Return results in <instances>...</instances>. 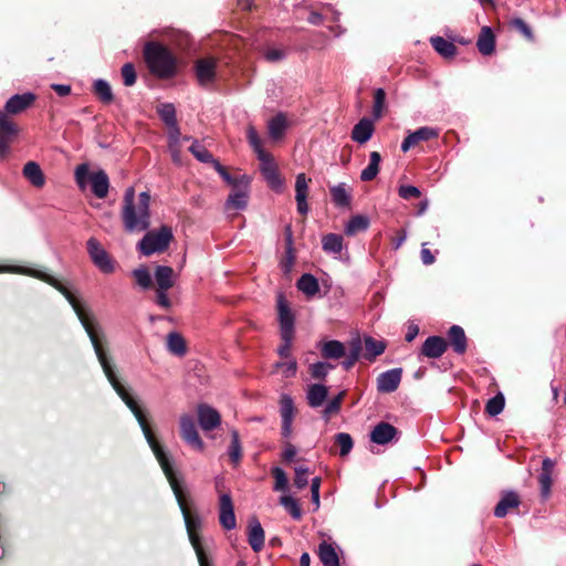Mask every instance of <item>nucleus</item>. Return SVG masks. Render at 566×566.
Listing matches in <instances>:
<instances>
[{
	"label": "nucleus",
	"mask_w": 566,
	"mask_h": 566,
	"mask_svg": "<svg viewBox=\"0 0 566 566\" xmlns=\"http://www.w3.org/2000/svg\"><path fill=\"white\" fill-rule=\"evenodd\" d=\"M281 338H282V344L277 348V354L281 357L289 358L291 356V347H292V342H293L294 335L282 334Z\"/></svg>",
	"instance_id": "nucleus-59"
},
{
	"label": "nucleus",
	"mask_w": 566,
	"mask_h": 566,
	"mask_svg": "<svg viewBox=\"0 0 566 566\" xmlns=\"http://www.w3.org/2000/svg\"><path fill=\"white\" fill-rule=\"evenodd\" d=\"M328 397V388L322 384H312L306 389V400L311 408L316 409L324 405Z\"/></svg>",
	"instance_id": "nucleus-24"
},
{
	"label": "nucleus",
	"mask_w": 566,
	"mask_h": 566,
	"mask_svg": "<svg viewBox=\"0 0 566 566\" xmlns=\"http://www.w3.org/2000/svg\"><path fill=\"white\" fill-rule=\"evenodd\" d=\"M295 405L293 398L289 394H281L280 396V416H281V434L284 438H290L293 430V421L295 417Z\"/></svg>",
	"instance_id": "nucleus-8"
},
{
	"label": "nucleus",
	"mask_w": 566,
	"mask_h": 566,
	"mask_svg": "<svg viewBox=\"0 0 566 566\" xmlns=\"http://www.w3.org/2000/svg\"><path fill=\"white\" fill-rule=\"evenodd\" d=\"M280 504L290 513L294 520H300L302 516V510L297 501L291 495H282L280 497Z\"/></svg>",
	"instance_id": "nucleus-49"
},
{
	"label": "nucleus",
	"mask_w": 566,
	"mask_h": 566,
	"mask_svg": "<svg viewBox=\"0 0 566 566\" xmlns=\"http://www.w3.org/2000/svg\"><path fill=\"white\" fill-rule=\"evenodd\" d=\"M172 240V231L168 226H161L158 230L146 232L143 239L138 242L137 249L146 256L154 253L164 252Z\"/></svg>",
	"instance_id": "nucleus-5"
},
{
	"label": "nucleus",
	"mask_w": 566,
	"mask_h": 566,
	"mask_svg": "<svg viewBox=\"0 0 566 566\" xmlns=\"http://www.w3.org/2000/svg\"><path fill=\"white\" fill-rule=\"evenodd\" d=\"M365 357L368 360H374L377 356L385 352V344L381 340H377L370 336L365 337Z\"/></svg>",
	"instance_id": "nucleus-43"
},
{
	"label": "nucleus",
	"mask_w": 566,
	"mask_h": 566,
	"mask_svg": "<svg viewBox=\"0 0 566 566\" xmlns=\"http://www.w3.org/2000/svg\"><path fill=\"white\" fill-rule=\"evenodd\" d=\"M385 103H386V92L384 88L379 87L374 93L373 116L375 119H379L382 116Z\"/></svg>",
	"instance_id": "nucleus-52"
},
{
	"label": "nucleus",
	"mask_w": 566,
	"mask_h": 566,
	"mask_svg": "<svg viewBox=\"0 0 566 566\" xmlns=\"http://www.w3.org/2000/svg\"><path fill=\"white\" fill-rule=\"evenodd\" d=\"M133 276L136 280V283L144 290H147L151 286L153 279L149 271L145 266H140L133 271Z\"/></svg>",
	"instance_id": "nucleus-53"
},
{
	"label": "nucleus",
	"mask_w": 566,
	"mask_h": 566,
	"mask_svg": "<svg viewBox=\"0 0 566 566\" xmlns=\"http://www.w3.org/2000/svg\"><path fill=\"white\" fill-rule=\"evenodd\" d=\"M231 442L228 448V454L230 457L231 462L237 465L239 464L241 458H242V447L240 442L239 432L237 429H231Z\"/></svg>",
	"instance_id": "nucleus-39"
},
{
	"label": "nucleus",
	"mask_w": 566,
	"mask_h": 566,
	"mask_svg": "<svg viewBox=\"0 0 566 566\" xmlns=\"http://www.w3.org/2000/svg\"><path fill=\"white\" fill-rule=\"evenodd\" d=\"M144 59L151 74L159 78L172 77L177 72L174 54L157 42H147L144 46Z\"/></svg>",
	"instance_id": "nucleus-3"
},
{
	"label": "nucleus",
	"mask_w": 566,
	"mask_h": 566,
	"mask_svg": "<svg viewBox=\"0 0 566 566\" xmlns=\"http://www.w3.org/2000/svg\"><path fill=\"white\" fill-rule=\"evenodd\" d=\"M264 57L270 62H279L285 57V52L281 49H269L265 51Z\"/></svg>",
	"instance_id": "nucleus-64"
},
{
	"label": "nucleus",
	"mask_w": 566,
	"mask_h": 566,
	"mask_svg": "<svg viewBox=\"0 0 566 566\" xmlns=\"http://www.w3.org/2000/svg\"><path fill=\"white\" fill-rule=\"evenodd\" d=\"M321 353L326 359H339L346 355V348L339 340H327L322 344Z\"/></svg>",
	"instance_id": "nucleus-30"
},
{
	"label": "nucleus",
	"mask_w": 566,
	"mask_h": 566,
	"mask_svg": "<svg viewBox=\"0 0 566 566\" xmlns=\"http://www.w3.org/2000/svg\"><path fill=\"white\" fill-rule=\"evenodd\" d=\"M448 343L441 336H429L422 344L421 355L428 358H440L447 350Z\"/></svg>",
	"instance_id": "nucleus-20"
},
{
	"label": "nucleus",
	"mask_w": 566,
	"mask_h": 566,
	"mask_svg": "<svg viewBox=\"0 0 566 566\" xmlns=\"http://www.w3.org/2000/svg\"><path fill=\"white\" fill-rule=\"evenodd\" d=\"M399 196L405 199L409 200L411 198H418L421 196V191L418 187L411 186V185H402L398 189Z\"/></svg>",
	"instance_id": "nucleus-58"
},
{
	"label": "nucleus",
	"mask_w": 566,
	"mask_h": 566,
	"mask_svg": "<svg viewBox=\"0 0 566 566\" xmlns=\"http://www.w3.org/2000/svg\"><path fill=\"white\" fill-rule=\"evenodd\" d=\"M180 436L182 440L197 451H202L205 443L200 438L196 428L195 419L190 415H182L180 417Z\"/></svg>",
	"instance_id": "nucleus-7"
},
{
	"label": "nucleus",
	"mask_w": 566,
	"mask_h": 566,
	"mask_svg": "<svg viewBox=\"0 0 566 566\" xmlns=\"http://www.w3.org/2000/svg\"><path fill=\"white\" fill-rule=\"evenodd\" d=\"M520 503V497L516 492L505 491L494 509V515L496 517H504L510 509L518 507Z\"/></svg>",
	"instance_id": "nucleus-25"
},
{
	"label": "nucleus",
	"mask_w": 566,
	"mask_h": 566,
	"mask_svg": "<svg viewBox=\"0 0 566 566\" xmlns=\"http://www.w3.org/2000/svg\"><path fill=\"white\" fill-rule=\"evenodd\" d=\"M504 406H505V398H504L503 394L499 392L497 395H495L494 397H492L491 399L488 400L486 406H485V411L491 417H495L503 411Z\"/></svg>",
	"instance_id": "nucleus-48"
},
{
	"label": "nucleus",
	"mask_w": 566,
	"mask_h": 566,
	"mask_svg": "<svg viewBox=\"0 0 566 566\" xmlns=\"http://www.w3.org/2000/svg\"><path fill=\"white\" fill-rule=\"evenodd\" d=\"M189 151L196 157L197 160L205 164H211L214 166V163L218 161L212 154L202 146L198 140H193L191 146L189 147Z\"/></svg>",
	"instance_id": "nucleus-41"
},
{
	"label": "nucleus",
	"mask_w": 566,
	"mask_h": 566,
	"mask_svg": "<svg viewBox=\"0 0 566 566\" xmlns=\"http://www.w3.org/2000/svg\"><path fill=\"white\" fill-rule=\"evenodd\" d=\"M94 93L106 104H109L114 96L109 83L103 78H98L93 84Z\"/></svg>",
	"instance_id": "nucleus-44"
},
{
	"label": "nucleus",
	"mask_w": 566,
	"mask_h": 566,
	"mask_svg": "<svg viewBox=\"0 0 566 566\" xmlns=\"http://www.w3.org/2000/svg\"><path fill=\"white\" fill-rule=\"evenodd\" d=\"M258 159L261 163L260 170L270 188L276 192H282L284 188V182L277 171V168L273 161L272 156L270 154H266Z\"/></svg>",
	"instance_id": "nucleus-9"
},
{
	"label": "nucleus",
	"mask_w": 566,
	"mask_h": 566,
	"mask_svg": "<svg viewBox=\"0 0 566 566\" xmlns=\"http://www.w3.org/2000/svg\"><path fill=\"white\" fill-rule=\"evenodd\" d=\"M248 542L251 548L259 553L264 546V531L258 518L253 517L248 526Z\"/></svg>",
	"instance_id": "nucleus-23"
},
{
	"label": "nucleus",
	"mask_w": 566,
	"mask_h": 566,
	"mask_svg": "<svg viewBox=\"0 0 566 566\" xmlns=\"http://www.w3.org/2000/svg\"><path fill=\"white\" fill-rule=\"evenodd\" d=\"M476 46L482 55H491L495 50V35L490 27H483L479 34Z\"/></svg>",
	"instance_id": "nucleus-27"
},
{
	"label": "nucleus",
	"mask_w": 566,
	"mask_h": 566,
	"mask_svg": "<svg viewBox=\"0 0 566 566\" xmlns=\"http://www.w3.org/2000/svg\"><path fill=\"white\" fill-rule=\"evenodd\" d=\"M87 252L93 263L103 272L112 273L115 269L114 262L106 250L95 238H90L86 242Z\"/></svg>",
	"instance_id": "nucleus-6"
},
{
	"label": "nucleus",
	"mask_w": 566,
	"mask_h": 566,
	"mask_svg": "<svg viewBox=\"0 0 566 566\" xmlns=\"http://www.w3.org/2000/svg\"><path fill=\"white\" fill-rule=\"evenodd\" d=\"M318 557L323 566H339V558L335 548L326 542L319 544Z\"/></svg>",
	"instance_id": "nucleus-32"
},
{
	"label": "nucleus",
	"mask_w": 566,
	"mask_h": 566,
	"mask_svg": "<svg viewBox=\"0 0 566 566\" xmlns=\"http://www.w3.org/2000/svg\"><path fill=\"white\" fill-rule=\"evenodd\" d=\"M399 431L392 424L381 421L377 423L370 431V440L379 446L387 444L394 440H398Z\"/></svg>",
	"instance_id": "nucleus-15"
},
{
	"label": "nucleus",
	"mask_w": 566,
	"mask_h": 566,
	"mask_svg": "<svg viewBox=\"0 0 566 566\" xmlns=\"http://www.w3.org/2000/svg\"><path fill=\"white\" fill-rule=\"evenodd\" d=\"M74 177L80 189L84 190L87 182H90L92 192L95 197L104 199L107 196L109 179L103 169L90 172L88 165L81 164L75 168Z\"/></svg>",
	"instance_id": "nucleus-4"
},
{
	"label": "nucleus",
	"mask_w": 566,
	"mask_h": 566,
	"mask_svg": "<svg viewBox=\"0 0 566 566\" xmlns=\"http://www.w3.org/2000/svg\"><path fill=\"white\" fill-rule=\"evenodd\" d=\"M167 291L168 290L157 289L156 292V303L158 306L163 308H169L171 306V301L167 295Z\"/></svg>",
	"instance_id": "nucleus-63"
},
{
	"label": "nucleus",
	"mask_w": 566,
	"mask_h": 566,
	"mask_svg": "<svg viewBox=\"0 0 566 566\" xmlns=\"http://www.w3.org/2000/svg\"><path fill=\"white\" fill-rule=\"evenodd\" d=\"M381 156L378 151H371L369 155V164L361 170L360 179L363 181H370L375 179L379 172V164Z\"/></svg>",
	"instance_id": "nucleus-35"
},
{
	"label": "nucleus",
	"mask_w": 566,
	"mask_h": 566,
	"mask_svg": "<svg viewBox=\"0 0 566 566\" xmlns=\"http://www.w3.org/2000/svg\"><path fill=\"white\" fill-rule=\"evenodd\" d=\"M199 426L203 431H211L221 424V416L217 409L200 403L197 408Z\"/></svg>",
	"instance_id": "nucleus-13"
},
{
	"label": "nucleus",
	"mask_w": 566,
	"mask_h": 566,
	"mask_svg": "<svg viewBox=\"0 0 566 566\" xmlns=\"http://www.w3.org/2000/svg\"><path fill=\"white\" fill-rule=\"evenodd\" d=\"M219 522L227 531H231L237 526L234 506L229 493H222L219 496Z\"/></svg>",
	"instance_id": "nucleus-11"
},
{
	"label": "nucleus",
	"mask_w": 566,
	"mask_h": 566,
	"mask_svg": "<svg viewBox=\"0 0 566 566\" xmlns=\"http://www.w3.org/2000/svg\"><path fill=\"white\" fill-rule=\"evenodd\" d=\"M308 483V468L306 467H296L295 468V476H294V485L297 489H304Z\"/></svg>",
	"instance_id": "nucleus-57"
},
{
	"label": "nucleus",
	"mask_w": 566,
	"mask_h": 566,
	"mask_svg": "<svg viewBox=\"0 0 566 566\" xmlns=\"http://www.w3.org/2000/svg\"><path fill=\"white\" fill-rule=\"evenodd\" d=\"M344 397L345 391H340L336 396H334L329 401H327L322 411V418L324 419L325 422H328L333 415L339 412Z\"/></svg>",
	"instance_id": "nucleus-40"
},
{
	"label": "nucleus",
	"mask_w": 566,
	"mask_h": 566,
	"mask_svg": "<svg viewBox=\"0 0 566 566\" xmlns=\"http://www.w3.org/2000/svg\"><path fill=\"white\" fill-rule=\"evenodd\" d=\"M430 42L433 49L443 57H452L457 52L455 45L442 36H432Z\"/></svg>",
	"instance_id": "nucleus-37"
},
{
	"label": "nucleus",
	"mask_w": 566,
	"mask_h": 566,
	"mask_svg": "<svg viewBox=\"0 0 566 566\" xmlns=\"http://www.w3.org/2000/svg\"><path fill=\"white\" fill-rule=\"evenodd\" d=\"M448 337L453 350L462 355L468 347L467 336L464 329L459 325H452L448 332Z\"/></svg>",
	"instance_id": "nucleus-28"
},
{
	"label": "nucleus",
	"mask_w": 566,
	"mask_h": 566,
	"mask_svg": "<svg viewBox=\"0 0 566 566\" xmlns=\"http://www.w3.org/2000/svg\"><path fill=\"white\" fill-rule=\"evenodd\" d=\"M331 195L335 206L339 208L349 207L352 197L350 193L347 191L346 185L344 182L333 186L331 188Z\"/></svg>",
	"instance_id": "nucleus-34"
},
{
	"label": "nucleus",
	"mask_w": 566,
	"mask_h": 566,
	"mask_svg": "<svg viewBox=\"0 0 566 566\" xmlns=\"http://www.w3.org/2000/svg\"><path fill=\"white\" fill-rule=\"evenodd\" d=\"M157 112H158L161 120L169 128H176V124H177L176 108L171 103L160 104L157 108Z\"/></svg>",
	"instance_id": "nucleus-42"
},
{
	"label": "nucleus",
	"mask_w": 566,
	"mask_h": 566,
	"mask_svg": "<svg viewBox=\"0 0 566 566\" xmlns=\"http://www.w3.org/2000/svg\"><path fill=\"white\" fill-rule=\"evenodd\" d=\"M512 25L527 39H533V32H532L531 28L527 25V23L523 19H521V18L513 19Z\"/></svg>",
	"instance_id": "nucleus-61"
},
{
	"label": "nucleus",
	"mask_w": 566,
	"mask_h": 566,
	"mask_svg": "<svg viewBox=\"0 0 566 566\" xmlns=\"http://www.w3.org/2000/svg\"><path fill=\"white\" fill-rule=\"evenodd\" d=\"M402 369L392 368L381 373L377 377V390L379 392L390 394L394 392L401 381Z\"/></svg>",
	"instance_id": "nucleus-17"
},
{
	"label": "nucleus",
	"mask_w": 566,
	"mask_h": 566,
	"mask_svg": "<svg viewBox=\"0 0 566 566\" xmlns=\"http://www.w3.org/2000/svg\"><path fill=\"white\" fill-rule=\"evenodd\" d=\"M213 168L229 186L238 187L240 182L244 185V187H248L250 184V178L247 175L241 176L240 180H237L227 171V169L219 161L214 163Z\"/></svg>",
	"instance_id": "nucleus-45"
},
{
	"label": "nucleus",
	"mask_w": 566,
	"mask_h": 566,
	"mask_svg": "<svg viewBox=\"0 0 566 566\" xmlns=\"http://www.w3.org/2000/svg\"><path fill=\"white\" fill-rule=\"evenodd\" d=\"M34 101L35 95L31 92L15 94L7 101L4 109L0 111V113H6L7 116L20 114L29 108L34 103Z\"/></svg>",
	"instance_id": "nucleus-14"
},
{
	"label": "nucleus",
	"mask_w": 566,
	"mask_h": 566,
	"mask_svg": "<svg viewBox=\"0 0 566 566\" xmlns=\"http://www.w3.org/2000/svg\"><path fill=\"white\" fill-rule=\"evenodd\" d=\"M285 261L282 263V269L287 273L294 263L293 233L290 224L285 227Z\"/></svg>",
	"instance_id": "nucleus-38"
},
{
	"label": "nucleus",
	"mask_w": 566,
	"mask_h": 566,
	"mask_svg": "<svg viewBox=\"0 0 566 566\" xmlns=\"http://www.w3.org/2000/svg\"><path fill=\"white\" fill-rule=\"evenodd\" d=\"M195 73L200 86H208L216 80V61L199 59L195 63Z\"/></svg>",
	"instance_id": "nucleus-16"
},
{
	"label": "nucleus",
	"mask_w": 566,
	"mask_h": 566,
	"mask_svg": "<svg viewBox=\"0 0 566 566\" xmlns=\"http://www.w3.org/2000/svg\"><path fill=\"white\" fill-rule=\"evenodd\" d=\"M322 249L325 253L331 254L334 259L348 261L349 253L344 244V238L337 233H327L322 238Z\"/></svg>",
	"instance_id": "nucleus-10"
},
{
	"label": "nucleus",
	"mask_w": 566,
	"mask_h": 566,
	"mask_svg": "<svg viewBox=\"0 0 566 566\" xmlns=\"http://www.w3.org/2000/svg\"><path fill=\"white\" fill-rule=\"evenodd\" d=\"M277 310L281 335H294L295 317L282 294L277 296Z\"/></svg>",
	"instance_id": "nucleus-18"
},
{
	"label": "nucleus",
	"mask_w": 566,
	"mask_h": 566,
	"mask_svg": "<svg viewBox=\"0 0 566 566\" xmlns=\"http://www.w3.org/2000/svg\"><path fill=\"white\" fill-rule=\"evenodd\" d=\"M439 136V129L434 127L423 126L410 133L401 143V150L407 153L419 142L429 140Z\"/></svg>",
	"instance_id": "nucleus-19"
},
{
	"label": "nucleus",
	"mask_w": 566,
	"mask_h": 566,
	"mask_svg": "<svg viewBox=\"0 0 566 566\" xmlns=\"http://www.w3.org/2000/svg\"><path fill=\"white\" fill-rule=\"evenodd\" d=\"M167 349L176 356H184L187 352L184 337L177 332H170L167 335Z\"/></svg>",
	"instance_id": "nucleus-36"
},
{
	"label": "nucleus",
	"mask_w": 566,
	"mask_h": 566,
	"mask_svg": "<svg viewBox=\"0 0 566 566\" xmlns=\"http://www.w3.org/2000/svg\"><path fill=\"white\" fill-rule=\"evenodd\" d=\"M18 134L17 125L7 116L6 113H0V157H4L9 149L10 144Z\"/></svg>",
	"instance_id": "nucleus-12"
},
{
	"label": "nucleus",
	"mask_w": 566,
	"mask_h": 566,
	"mask_svg": "<svg viewBox=\"0 0 566 566\" xmlns=\"http://www.w3.org/2000/svg\"><path fill=\"white\" fill-rule=\"evenodd\" d=\"M226 206L235 210H244L248 206V192L240 190L231 193L227 199Z\"/></svg>",
	"instance_id": "nucleus-47"
},
{
	"label": "nucleus",
	"mask_w": 566,
	"mask_h": 566,
	"mask_svg": "<svg viewBox=\"0 0 566 566\" xmlns=\"http://www.w3.org/2000/svg\"><path fill=\"white\" fill-rule=\"evenodd\" d=\"M123 227L128 233L145 232L150 228V193L143 191L136 198L134 187H128L123 197L120 211Z\"/></svg>",
	"instance_id": "nucleus-2"
},
{
	"label": "nucleus",
	"mask_w": 566,
	"mask_h": 566,
	"mask_svg": "<svg viewBox=\"0 0 566 566\" xmlns=\"http://www.w3.org/2000/svg\"><path fill=\"white\" fill-rule=\"evenodd\" d=\"M155 281L157 289L169 290L174 286V270L167 265H158L155 270Z\"/></svg>",
	"instance_id": "nucleus-29"
},
{
	"label": "nucleus",
	"mask_w": 566,
	"mask_h": 566,
	"mask_svg": "<svg viewBox=\"0 0 566 566\" xmlns=\"http://www.w3.org/2000/svg\"><path fill=\"white\" fill-rule=\"evenodd\" d=\"M272 474L275 479L274 491H286L289 480L283 469L275 467L272 469Z\"/></svg>",
	"instance_id": "nucleus-55"
},
{
	"label": "nucleus",
	"mask_w": 566,
	"mask_h": 566,
	"mask_svg": "<svg viewBox=\"0 0 566 566\" xmlns=\"http://www.w3.org/2000/svg\"><path fill=\"white\" fill-rule=\"evenodd\" d=\"M319 486H321V479L314 478L311 481V495H312V502L315 505V510L319 507Z\"/></svg>",
	"instance_id": "nucleus-62"
},
{
	"label": "nucleus",
	"mask_w": 566,
	"mask_h": 566,
	"mask_svg": "<svg viewBox=\"0 0 566 566\" xmlns=\"http://www.w3.org/2000/svg\"><path fill=\"white\" fill-rule=\"evenodd\" d=\"M375 127L370 118H361L352 130V139L360 145L367 143L374 134Z\"/></svg>",
	"instance_id": "nucleus-22"
},
{
	"label": "nucleus",
	"mask_w": 566,
	"mask_h": 566,
	"mask_svg": "<svg viewBox=\"0 0 566 566\" xmlns=\"http://www.w3.org/2000/svg\"><path fill=\"white\" fill-rule=\"evenodd\" d=\"M334 365L326 361H316L310 366V374L314 379L324 380Z\"/></svg>",
	"instance_id": "nucleus-50"
},
{
	"label": "nucleus",
	"mask_w": 566,
	"mask_h": 566,
	"mask_svg": "<svg viewBox=\"0 0 566 566\" xmlns=\"http://www.w3.org/2000/svg\"><path fill=\"white\" fill-rule=\"evenodd\" d=\"M247 138L250 144V146L253 148V150L256 154V157H263L268 153L262 147V142L253 126H249L247 130Z\"/></svg>",
	"instance_id": "nucleus-51"
},
{
	"label": "nucleus",
	"mask_w": 566,
	"mask_h": 566,
	"mask_svg": "<svg viewBox=\"0 0 566 566\" xmlns=\"http://www.w3.org/2000/svg\"><path fill=\"white\" fill-rule=\"evenodd\" d=\"M23 177L34 187L41 188L45 184L44 174L35 161H28L22 169Z\"/></svg>",
	"instance_id": "nucleus-26"
},
{
	"label": "nucleus",
	"mask_w": 566,
	"mask_h": 566,
	"mask_svg": "<svg viewBox=\"0 0 566 566\" xmlns=\"http://www.w3.org/2000/svg\"><path fill=\"white\" fill-rule=\"evenodd\" d=\"M297 289L304 293L306 296H314L319 291V284L317 279L310 274H303L296 283Z\"/></svg>",
	"instance_id": "nucleus-33"
},
{
	"label": "nucleus",
	"mask_w": 566,
	"mask_h": 566,
	"mask_svg": "<svg viewBox=\"0 0 566 566\" xmlns=\"http://www.w3.org/2000/svg\"><path fill=\"white\" fill-rule=\"evenodd\" d=\"M120 73L125 86H133L136 83L137 75L133 63H125L122 66Z\"/></svg>",
	"instance_id": "nucleus-56"
},
{
	"label": "nucleus",
	"mask_w": 566,
	"mask_h": 566,
	"mask_svg": "<svg viewBox=\"0 0 566 566\" xmlns=\"http://www.w3.org/2000/svg\"><path fill=\"white\" fill-rule=\"evenodd\" d=\"M70 305L72 306L78 321L81 322L83 328L85 329V332L93 345L94 352H95L96 357L103 368L105 376L107 377L109 384L112 385V387L114 388L116 394L120 397V399L124 401V403L128 407V409L132 411V413L136 418L148 446L150 447L151 451L154 452L157 461L159 462V464H160V467H161V469L172 489V492L176 496V500H177L180 511L182 513V516L185 520V525H186L187 533L189 536V541L196 552V555H197V558L199 562V566H212V563L209 560L208 556L206 555V553L201 546L200 538L197 534V531L201 526V521H200L199 516L192 515L190 513V511L186 504L184 490L175 475V472L172 470V465L169 461V458L166 454L165 450L159 444V442L156 440V438L147 422V419H146V416H145L143 409L140 408L138 402L130 396L128 390L117 379L114 368H113L106 353L104 352V349L102 347L101 340L98 338L97 329L92 322L93 316L88 315L86 313L85 308L83 307V305L81 303H70Z\"/></svg>",
	"instance_id": "nucleus-1"
},
{
	"label": "nucleus",
	"mask_w": 566,
	"mask_h": 566,
	"mask_svg": "<svg viewBox=\"0 0 566 566\" xmlns=\"http://www.w3.org/2000/svg\"><path fill=\"white\" fill-rule=\"evenodd\" d=\"M335 441L339 446V454L340 457L347 455L354 446L353 439L349 433L339 432L335 436Z\"/></svg>",
	"instance_id": "nucleus-54"
},
{
	"label": "nucleus",
	"mask_w": 566,
	"mask_h": 566,
	"mask_svg": "<svg viewBox=\"0 0 566 566\" xmlns=\"http://www.w3.org/2000/svg\"><path fill=\"white\" fill-rule=\"evenodd\" d=\"M286 128V119L282 114H277L269 122V134L272 138L279 139L283 136Z\"/></svg>",
	"instance_id": "nucleus-46"
},
{
	"label": "nucleus",
	"mask_w": 566,
	"mask_h": 566,
	"mask_svg": "<svg viewBox=\"0 0 566 566\" xmlns=\"http://www.w3.org/2000/svg\"><path fill=\"white\" fill-rule=\"evenodd\" d=\"M369 227V218L366 216L357 214L352 217L345 224L344 232L348 237H353L358 232H364Z\"/></svg>",
	"instance_id": "nucleus-31"
},
{
	"label": "nucleus",
	"mask_w": 566,
	"mask_h": 566,
	"mask_svg": "<svg viewBox=\"0 0 566 566\" xmlns=\"http://www.w3.org/2000/svg\"><path fill=\"white\" fill-rule=\"evenodd\" d=\"M307 195H308V186L305 174H298L295 180V200L297 212L301 214H306L308 212L307 205Z\"/></svg>",
	"instance_id": "nucleus-21"
},
{
	"label": "nucleus",
	"mask_w": 566,
	"mask_h": 566,
	"mask_svg": "<svg viewBox=\"0 0 566 566\" xmlns=\"http://www.w3.org/2000/svg\"><path fill=\"white\" fill-rule=\"evenodd\" d=\"M538 482L541 486V495L545 500L551 494L552 474L541 473L538 476Z\"/></svg>",
	"instance_id": "nucleus-60"
}]
</instances>
